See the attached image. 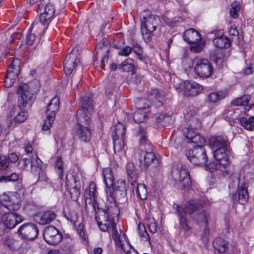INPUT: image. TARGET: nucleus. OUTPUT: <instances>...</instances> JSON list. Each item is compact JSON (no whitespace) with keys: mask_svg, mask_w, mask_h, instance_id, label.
<instances>
[{"mask_svg":"<svg viewBox=\"0 0 254 254\" xmlns=\"http://www.w3.org/2000/svg\"><path fill=\"white\" fill-rule=\"evenodd\" d=\"M30 162V159L24 158L19 161L18 165L21 169H25Z\"/></svg>","mask_w":254,"mask_h":254,"instance_id":"nucleus-61","label":"nucleus"},{"mask_svg":"<svg viewBox=\"0 0 254 254\" xmlns=\"http://www.w3.org/2000/svg\"><path fill=\"white\" fill-rule=\"evenodd\" d=\"M62 249L66 254H73L75 251L74 246L69 243L63 245Z\"/></svg>","mask_w":254,"mask_h":254,"instance_id":"nucleus-56","label":"nucleus"},{"mask_svg":"<svg viewBox=\"0 0 254 254\" xmlns=\"http://www.w3.org/2000/svg\"><path fill=\"white\" fill-rule=\"evenodd\" d=\"M136 193L141 200H144L147 199L148 191L146 187L144 184H138L136 188Z\"/></svg>","mask_w":254,"mask_h":254,"instance_id":"nucleus-41","label":"nucleus"},{"mask_svg":"<svg viewBox=\"0 0 254 254\" xmlns=\"http://www.w3.org/2000/svg\"><path fill=\"white\" fill-rule=\"evenodd\" d=\"M66 186L71 198L74 201H77L80 195V183L79 179L73 174H67L66 177Z\"/></svg>","mask_w":254,"mask_h":254,"instance_id":"nucleus-8","label":"nucleus"},{"mask_svg":"<svg viewBox=\"0 0 254 254\" xmlns=\"http://www.w3.org/2000/svg\"><path fill=\"white\" fill-rule=\"evenodd\" d=\"M112 209L115 211L116 215L119 214V209L114 203L113 207L108 208L107 210L98 208L97 211L95 213V219L97 222L98 226L102 231L106 232L109 230L113 223L111 222L110 218H112Z\"/></svg>","mask_w":254,"mask_h":254,"instance_id":"nucleus-5","label":"nucleus"},{"mask_svg":"<svg viewBox=\"0 0 254 254\" xmlns=\"http://www.w3.org/2000/svg\"><path fill=\"white\" fill-rule=\"evenodd\" d=\"M215 62L217 65L220 68L223 66V63L224 62V56L222 53H220L218 55H216V57L214 59Z\"/></svg>","mask_w":254,"mask_h":254,"instance_id":"nucleus-58","label":"nucleus"},{"mask_svg":"<svg viewBox=\"0 0 254 254\" xmlns=\"http://www.w3.org/2000/svg\"><path fill=\"white\" fill-rule=\"evenodd\" d=\"M196 74L201 78L209 77L212 74L213 67L206 59H200L196 62L194 68Z\"/></svg>","mask_w":254,"mask_h":254,"instance_id":"nucleus-9","label":"nucleus"},{"mask_svg":"<svg viewBox=\"0 0 254 254\" xmlns=\"http://www.w3.org/2000/svg\"><path fill=\"white\" fill-rule=\"evenodd\" d=\"M23 220L24 218L22 216L11 212L2 216V222L7 228L9 229L14 228Z\"/></svg>","mask_w":254,"mask_h":254,"instance_id":"nucleus-15","label":"nucleus"},{"mask_svg":"<svg viewBox=\"0 0 254 254\" xmlns=\"http://www.w3.org/2000/svg\"><path fill=\"white\" fill-rule=\"evenodd\" d=\"M172 175L176 181L179 182V187L186 191L192 186L190 175L187 169L182 165L177 166L172 171Z\"/></svg>","mask_w":254,"mask_h":254,"instance_id":"nucleus-6","label":"nucleus"},{"mask_svg":"<svg viewBox=\"0 0 254 254\" xmlns=\"http://www.w3.org/2000/svg\"><path fill=\"white\" fill-rule=\"evenodd\" d=\"M240 121L245 129L248 130L254 129V115L249 117L248 119L245 117H242Z\"/></svg>","mask_w":254,"mask_h":254,"instance_id":"nucleus-38","label":"nucleus"},{"mask_svg":"<svg viewBox=\"0 0 254 254\" xmlns=\"http://www.w3.org/2000/svg\"><path fill=\"white\" fill-rule=\"evenodd\" d=\"M54 120L55 117L47 115L45 122L42 126V129L45 131L50 129L52 127Z\"/></svg>","mask_w":254,"mask_h":254,"instance_id":"nucleus-48","label":"nucleus"},{"mask_svg":"<svg viewBox=\"0 0 254 254\" xmlns=\"http://www.w3.org/2000/svg\"><path fill=\"white\" fill-rule=\"evenodd\" d=\"M216 160L218 162L220 170L222 172H225L228 174L227 170V167L230 165V161L228 152L222 153L220 151H217L214 154Z\"/></svg>","mask_w":254,"mask_h":254,"instance_id":"nucleus-20","label":"nucleus"},{"mask_svg":"<svg viewBox=\"0 0 254 254\" xmlns=\"http://www.w3.org/2000/svg\"><path fill=\"white\" fill-rule=\"evenodd\" d=\"M49 24L45 22L41 21L39 19H36L32 23L29 29L30 32L33 31L34 33H37L40 36H42L48 26Z\"/></svg>","mask_w":254,"mask_h":254,"instance_id":"nucleus-24","label":"nucleus"},{"mask_svg":"<svg viewBox=\"0 0 254 254\" xmlns=\"http://www.w3.org/2000/svg\"><path fill=\"white\" fill-rule=\"evenodd\" d=\"M231 8L230 10V14L234 18H237L238 17V12L240 10L239 3L236 1L231 4Z\"/></svg>","mask_w":254,"mask_h":254,"instance_id":"nucleus-50","label":"nucleus"},{"mask_svg":"<svg viewBox=\"0 0 254 254\" xmlns=\"http://www.w3.org/2000/svg\"><path fill=\"white\" fill-rule=\"evenodd\" d=\"M186 214H181L179 216V223L181 228L185 231L190 230L191 227L188 225Z\"/></svg>","mask_w":254,"mask_h":254,"instance_id":"nucleus-47","label":"nucleus"},{"mask_svg":"<svg viewBox=\"0 0 254 254\" xmlns=\"http://www.w3.org/2000/svg\"><path fill=\"white\" fill-rule=\"evenodd\" d=\"M74 48L70 53L66 57L64 63V72L66 75H70L72 72L73 69L80 63L79 55H77Z\"/></svg>","mask_w":254,"mask_h":254,"instance_id":"nucleus-12","label":"nucleus"},{"mask_svg":"<svg viewBox=\"0 0 254 254\" xmlns=\"http://www.w3.org/2000/svg\"><path fill=\"white\" fill-rule=\"evenodd\" d=\"M214 248L220 253H224L228 249V243L221 238H215L213 243Z\"/></svg>","mask_w":254,"mask_h":254,"instance_id":"nucleus-35","label":"nucleus"},{"mask_svg":"<svg viewBox=\"0 0 254 254\" xmlns=\"http://www.w3.org/2000/svg\"><path fill=\"white\" fill-rule=\"evenodd\" d=\"M38 12L40 13L39 19L41 21L49 24L51 18L55 13L54 6L51 3H48L46 5H40L38 8Z\"/></svg>","mask_w":254,"mask_h":254,"instance_id":"nucleus-17","label":"nucleus"},{"mask_svg":"<svg viewBox=\"0 0 254 254\" xmlns=\"http://www.w3.org/2000/svg\"><path fill=\"white\" fill-rule=\"evenodd\" d=\"M20 61L19 59L13 60L11 66L8 67L5 76L4 84L5 87H11L17 78L20 72Z\"/></svg>","mask_w":254,"mask_h":254,"instance_id":"nucleus-11","label":"nucleus"},{"mask_svg":"<svg viewBox=\"0 0 254 254\" xmlns=\"http://www.w3.org/2000/svg\"><path fill=\"white\" fill-rule=\"evenodd\" d=\"M126 171L127 179L132 186H134L138 179V173L134 163H127L126 165Z\"/></svg>","mask_w":254,"mask_h":254,"instance_id":"nucleus-22","label":"nucleus"},{"mask_svg":"<svg viewBox=\"0 0 254 254\" xmlns=\"http://www.w3.org/2000/svg\"><path fill=\"white\" fill-rule=\"evenodd\" d=\"M31 168L32 171L39 172L42 170L43 162L36 154H32L30 156Z\"/></svg>","mask_w":254,"mask_h":254,"instance_id":"nucleus-33","label":"nucleus"},{"mask_svg":"<svg viewBox=\"0 0 254 254\" xmlns=\"http://www.w3.org/2000/svg\"><path fill=\"white\" fill-rule=\"evenodd\" d=\"M137 136L139 137V145L140 146L149 145L150 142L147 139L146 129L142 126H140L136 131Z\"/></svg>","mask_w":254,"mask_h":254,"instance_id":"nucleus-31","label":"nucleus"},{"mask_svg":"<svg viewBox=\"0 0 254 254\" xmlns=\"http://www.w3.org/2000/svg\"><path fill=\"white\" fill-rule=\"evenodd\" d=\"M251 97L249 94H245L240 97L237 98L231 101V104L235 106H245L247 105Z\"/></svg>","mask_w":254,"mask_h":254,"instance_id":"nucleus-39","label":"nucleus"},{"mask_svg":"<svg viewBox=\"0 0 254 254\" xmlns=\"http://www.w3.org/2000/svg\"><path fill=\"white\" fill-rule=\"evenodd\" d=\"M165 97V93L163 91L159 90L157 89H152L148 92L147 99L154 103L158 102L161 105Z\"/></svg>","mask_w":254,"mask_h":254,"instance_id":"nucleus-25","label":"nucleus"},{"mask_svg":"<svg viewBox=\"0 0 254 254\" xmlns=\"http://www.w3.org/2000/svg\"><path fill=\"white\" fill-rule=\"evenodd\" d=\"M224 136H215L210 139V144L214 151V154L217 151L222 153L228 152L227 145L228 144V139Z\"/></svg>","mask_w":254,"mask_h":254,"instance_id":"nucleus-16","label":"nucleus"},{"mask_svg":"<svg viewBox=\"0 0 254 254\" xmlns=\"http://www.w3.org/2000/svg\"><path fill=\"white\" fill-rule=\"evenodd\" d=\"M148 109L146 107L138 109L133 114V119L135 122H144L147 117Z\"/></svg>","mask_w":254,"mask_h":254,"instance_id":"nucleus-36","label":"nucleus"},{"mask_svg":"<svg viewBox=\"0 0 254 254\" xmlns=\"http://www.w3.org/2000/svg\"><path fill=\"white\" fill-rule=\"evenodd\" d=\"M206 166V169L211 172H213L216 170H220L219 167V164L218 162L216 160V162H212L209 163L206 162V164H204Z\"/></svg>","mask_w":254,"mask_h":254,"instance_id":"nucleus-54","label":"nucleus"},{"mask_svg":"<svg viewBox=\"0 0 254 254\" xmlns=\"http://www.w3.org/2000/svg\"><path fill=\"white\" fill-rule=\"evenodd\" d=\"M112 229L113 231V238L116 244L118 246H120L122 249L127 254H128V252H130V251L126 252L125 250H124L123 247V244L122 243V241L120 240V236L118 234L117 231L116 229V224L113 223L112 226H111Z\"/></svg>","mask_w":254,"mask_h":254,"instance_id":"nucleus-43","label":"nucleus"},{"mask_svg":"<svg viewBox=\"0 0 254 254\" xmlns=\"http://www.w3.org/2000/svg\"><path fill=\"white\" fill-rule=\"evenodd\" d=\"M125 127L123 124L118 123L114 127L112 133V138H124L125 134Z\"/></svg>","mask_w":254,"mask_h":254,"instance_id":"nucleus-37","label":"nucleus"},{"mask_svg":"<svg viewBox=\"0 0 254 254\" xmlns=\"http://www.w3.org/2000/svg\"><path fill=\"white\" fill-rule=\"evenodd\" d=\"M59 98L55 96L53 98L46 107V114L48 115L55 116L59 109Z\"/></svg>","mask_w":254,"mask_h":254,"instance_id":"nucleus-27","label":"nucleus"},{"mask_svg":"<svg viewBox=\"0 0 254 254\" xmlns=\"http://www.w3.org/2000/svg\"><path fill=\"white\" fill-rule=\"evenodd\" d=\"M124 139L125 138H113L114 150L115 152H119L124 148Z\"/></svg>","mask_w":254,"mask_h":254,"instance_id":"nucleus-45","label":"nucleus"},{"mask_svg":"<svg viewBox=\"0 0 254 254\" xmlns=\"http://www.w3.org/2000/svg\"><path fill=\"white\" fill-rule=\"evenodd\" d=\"M103 174L107 190H109L114 185V177L112 171L110 168H105L103 170Z\"/></svg>","mask_w":254,"mask_h":254,"instance_id":"nucleus-30","label":"nucleus"},{"mask_svg":"<svg viewBox=\"0 0 254 254\" xmlns=\"http://www.w3.org/2000/svg\"><path fill=\"white\" fill-rule=\"evenodd\" d=\"M7 157L9 162H11V163H15L18 160V157L15 153H10Z\"/></svg>","mask_w":254,"mask_h":254,"instance_id":"nucleus-62","label":"nucleus"},{"mask_svg":"<svg viewBox=\"0 0 254 254\" xmlns=\"http://www.w3.org/2000/svg\"><path fill=\"white\" fill-rule=\"evenodd\" d=\"M20 208L19 204H16L14 206L11 205H5L2 202H0V215H5L9 212H12L18 210Z\"/></svg>","mask_w":254,"mask_h":254,"instance_id":"nucleus-40","label":"nucleus"},{"mask_svg":"<svg viewBox=\"0 0 254 254\" xmlns=\"http://www.w3.org/2000/svg\"><path fill=\"white\" fill-rule=\"evenodd\" d=\"M181 92L187 97L195 96L202 90V87L192 81H185L180 85Z\"/></svg>","mask_w":254,"mask_h":254,"instance_id":"nucleus-13","label":"nucleus"},{"mask_svg":"<svg viewBox=\"0 0 254 254\" xmlns=\"http://www.w3.org/2000/svg\"><path fill=\"white\" fill-rule=\"evenodd\" d=\"M96 185L95 183L91 182L89 184L88 189H86L85 190V207L87 208V201L89 200V203H91L93 198H95L96 196Z\"/></svg>","mask_w":254,"mask_h":254,"instance_id":"nucleus-28","label":"nucleus"},{"mask_svg":"<svg viewBox=\"0 0 254 254\" xmlns=\"http://www.w3.org/2000/svg\"><path fill=\"white\" fill-rule=\"evenodd\" d=\"M133 68V60L127 59L124 61L119 66V69L121 71L129 72Z\"/></svg>","mask_w":254,"mask_h":254,"instance_id":"nucleus-42","label":"nucleus"},{"mask_svg":"<svg viewBox=\"0 0 254 254\" xmlns=\"http://www.w3.org/2000/svg\"><path fill=\"white\" fill-rule=\"evenodd\" d=\"M132 51L139 55L142 53V49L140 45L138 43L133 44L132 48Z\"/></svg>","mask_w":254,"mask_h":254,"instance_id":"nucleus-63","label":"nucleus"},{"mask_svg":"<svg viewBox=\"0 0 254 254\" xmlns=\"http://www.w3.org/2000/svg\"><path fill=\"white\" fill-rule=\"evenodd\" d=\"M38 87L37 84L30 83L21 84L18 90L19 95L17 105L20 111L17 110L14 106L10 108V116H14L13 121L16 123L24 122L28 117L27 112L22 109L30 108L35 99Z\"/></svg>","mask_w":254,"mask_h":254,"instance_id":"nucleus-1","label":"nucleus"},{"mask_svg":"<svg viewBox=\"0 0 254 254\" xmlns=\"http://www.w3.org/2000/svg\"><path fill=\"white\" fill-rule=\"evenodd\" d=\"M55 166L58 169V173L60 178L62 176V173L64 172V162L61 157H59L55 162Z\"/></svg>","mask_w":254,"mask_h":254,"instance_id":"nucleus-53","label":"nucleus"},{"mask_svg":"<svg viewBox=\"0 0 254 254\" xmlns=\"http://www.w3.org/2000/svg\"><path fill=\"white\" fill-rule=\"evenodd\" d=\"M203 207L202 201L198 199L189 200L185 205V214H195L198 213Z\"/></svg>","mask_w":254,"mask_h":254,"instance_id":"nucleus-18","label":"nucleus"},{"mask_svg":"<svg viewBox=\"0 0 254 254\" xmlns=\"http://www.w3.org/2000/svg\"><path fill=\"white\" fill-rule=\"evenodd\" d=\"M9 165L7 156H0V170H5Z\"/></svg>","mask_w":254,"mask_h":254,"instance_id":"nucleus-55","label":"nucleus"},{"mask_svg":"<svg viewBox=\"0 0 254 254\" xmlns=\"http://www.w3.org/2000/svg\"><path fill=\"white\" fill-rule=\"evenodd\" d=\"M183 39L189 44L196 41H200L201 37L199 33L194 29L186 30L183 34Z\"/></svg>","mask_w":254,"mask_h":254,"instance_id":"nucleus-26","label":"nucleus"},{"mask_svg":"<svg viewBox=\"0 0 254 254\" xmlns=\"http://www.w3.org/2000/svg\"><path fill=\"white\" fill-rule=\"evenodd\" d=\"M209 214L205 211H202L200 213L195 214V216L193 217V219L197 223H204L205 224L206 228L205 229V233L206 234L209 232V229L207 228L208 226V219Z\"/></svg>","mask_w":254,"mask_h":254,"instance_id":"nucleus-34","label":"nucleus"},{"mask_svg":"<svg viewBox=\"0 0 254 254\" xmlns=\"http://www.w3.org/2000/svg\"><path fill=\"white\" fill-rule=\"evenodd\" d=\"M132 48L128 46L123 47L118 52V54L121 56H128L132 52Z\"/></svg>","mask_w":254,"mask_h":254,"instance_id":"nucleus-59","label":"nucleus"},{"mask_svg":"<svg viewBox=\"0 0 254 254\" xmlns=\"http://www.w3.org/2000/svg\"><path fill=\"white\" fill-rule=\"evenodd\" d=\"M141 157L139 159L140 167L147 168L155 162H158L155 155L152 152L141 151Z\"/></svg>","mask_w":254,"mask_h":254,"instance_id":"nucleus-21","label":"nucleus"},{"mask_svg":"<svg viewBox=\"0 0 254 254\" xmlns=\"http://www.w3.org/2000/svg\"><path fill=\"white\" fill-rule=\"evenodd\" d=\"M190 49L191 51L198 53L201 51L203 48V45L200 43V41L192 42L190 44Z\"/></svg>","mask_w":254,"mask_h":254,"instance_id":"nucleus-51","label":"nucleus"},{"mask_svg":"<svg viewBox=\"0 0 254 254\" xmlns=\"http://www.w3.org/2000/svg\"><path fill=\"white\" fill-rule=\"evenodd\" d=\"M138 231L141 237L144 238V240L149 241L150 238L144 224L139 223L138 225Z\"/></svg>","mask_w":254,"mask_h":254,"instance_id":"nucleus-49","label":"nucleus"},{"mask_svg":"<svg viewBox=\"0 0 254 254\" xmlns=\"http://www.w3.org/2000/svg\"><path fill=\"white\" fill-rule=\"evenodd\" d=\"M141 29L145 41L149 42L152 33L154 31L159 22L158 16L152 15L149 11H144L141 13Z\"/></svg>","mask_w":254,"mask_h":254,"instance_id":"nucleus-2","label":"nucleus"},{"mask_svg":"<svg viewBox=\"0 0 254 254\" xmlns=\"http://www.w3.org/2000/svg\"><path fill=\"white\" fill-rule=\"evenodd\" d=\"M186 156L190 161L196 165H204L208 162L206 150L203 145H198L194 149L188 150Z\"/></svg>","mask_w":254,"mask_h":254,"instance_id":"nucleus-7","label":"nucleus"},{"mask_svg":"<svg viewBox=\"0 0 254 254\" xmlns=\"http://www.w3.org/2000/svg\"><path fill=\"white\" fill-rule=\"evenodd\" d=\"M90 126L76 127V135L81 141L87 142L91 137Z\"/></svg>","mask_w":254,"mask_h":254,"instance_id":"nucleus-23","label":"nucleus"},{"mask_svg":"<svg viewBox=\"0 0 254 254\" xmlns=\"http://www.w3.org/2000/svg\"><path fill=\"white\" fill-rule=\"evenodd\" d=\"M105 52L106 54L102 57L100 63L99 64V68L100 69H104L105 63H107L108 61V53L109 52V50H106ZM97 67H98V65H97Z\"/></svg>","mask_w":254,"mask_h":254,"instance_id":"nucleus-60","label":"nucleus"},{"mask_svg":"<svg viewBox=\"0 0 254 254\" xmlns=\"http://www.w3.org/2000/svg\"><path fill=\"white\" fill-rule=\"evenodd\" d=\"M191 135V134H190ZM189 141H188V142H192L195 144H197V146L198 145H203L206 142V140L202 137H201L199 134H195L194 135V137L192 138V136L191 135L189 136Z\"/></svg>","mask_w":254,"mask_h":254,"instance_id":"nucleus-46","label":"nucleus"},{"mask_svg":"<svg viewBox=\"0 0 254 254\" xmlns=\"http://www.w3.org/2000/svg\"><path fill=\"white\" fill-rule=\"evenodd\" d=\"M81 107L77 114L76 127L90 126V113L93 111L92 101L89 97L81 99Z\"/></svg>","mask_w":254,"mask_h":254,"instance_id":"nucleus-4","label":"nucleus"},{"mask_svg":"<svg viewBox=\"0 0 254 254\" xmlns=\"http://www.w3.org/2000/svg\"><path fill=\"white\" fill-rule=\"evenodd\" d=\"M234 109L231 107H226L223 111L222 115L223 119L231 122L234 120Z\"/></svg>","mask_w":254,"mask_h":254,"instance_id":"nucleus-44","label":"nucleus"},{"mask_svg":"<svg viewBox=\"0 0 254 254\" xmlns=\"http://www.w3.org/2000/svg\"><path fill=\"white\" fill-rule=\"evenodd\" d=\"M36 38L35 33H32L29 30L28 33L26 37V42L28 46L33 45Z\"/></svg>","mask_w":254,"mask_h":254,"instance_id":"nucleus-57","label":"nucleus"},{"mask_svg":"<svg viewBox=\"0 0 254 254\" xmlns=\"http://www.w3.org/2000/svg\"><path fill=\"white\" fill-rule=\"evenodd\" d=\"M56 217L54 212L46 211L39 212L34 216V221L40 225H44L52 222Z\"/></svg>","mask_w":254,"mask_h":254,"instance_id":"nucleus-19","label":"nucleus"},{"mask_svg":"<svg viewBox=\"0 0 254 254\" xmlns=\"http://www.w3.org/2000/svg\"><path fill=\"white\" fill-rule=\"evenodd\" d=\"M43 237L46 242L51 245H56L62 240V234L54 226L46 227L43 232Z\"/></svg>","mask_w":254,"mask_h":254,"instance_id":"nucleus-14","label":"nucleus"},{"mask_svg":"<svg viewBox=\"0 0 254 254\" xmlns=\"http://www.w3.org/2000/svg\"><path fill=\"white\" fill-rule=\"evenodd\" d=\"M108 199L115 204L116 199L121 203H124L127 200V185L125 180L119 179L114 184L113 187L106 190Z\"/></svg>","mask_w":254,"mask_h":254,"instance_id":"nucleus-3","label":"nucleus"},{"mask_svg":"<svg viewBox=\"0 0 254 254\" xmlns=\"http://www.w3.org/2000/svg\"><path fill=\"white\" fill-rule=\"evenodd\" d=\"M17 233L23 239L33 240L37 237L39 229L34 223H26L19 228Z\"/></svg>","mask_w":254,"mask_h":254,"instance_id":"nucleus-10","label":"nucleus"},{"mask_svg":"<svg viewBox=\"0 0 254 254\" xmlns=\"http://www.w3.org/2000/svg\"><path fill=\"white\" fill-rule=\"evenodd\" d=\"M237 192L239 203L242 205L245 204L249 198L247 188L245 184L238 186Z\"/></svg>","mask_w":254,"mask_h":254,"instance_id":"nucleus-29","label":"nucleus"},{"mask_svg":"<svg viewBox=\"0 0 254 254\" xmlns=\"http://www.w3.org/2000/svg\"><path fill=\"white\" fill-rule=\"evenodd\" d=\"M224 98V94L222 93L218 92L211 93L208 96L209 101L212 102H216L219 100L223 99Z\"/></svg>","mask_w":254,"mask_h":254,"instance_id":"nucleus-52","label":"nucleus"},{"mask_svg":"<svg viewBox=\"0 0 254 254\" xmlns=\"http://www.w3.org/2000/svg\"><path fill=\"white\" fill-rule=\"evenodd\" d=\"M173 206L174 208L176 209L179 216L181 215V214H185V207H181L178 204H174Z\"/></svg>","mask_w":254,"mask_h":254,"instance_id":"nucleus-64","label":"nucleus"},{"mask_svg":"<svg viewBox=\"0 0 254 254\" xmlns=\"http://www.w3.org/2000/svg\"><path fill=\"white\" fill-rule=\"evenodd\" d=\"M214 45L219 48H227L230 46L229 39L226 36L221 35L218 36L213 40Z\"/></svg>","mask_w":254,"mask_h":254,"instance_id":"nucleus-32","label":"nucleus"}]
</instances>
